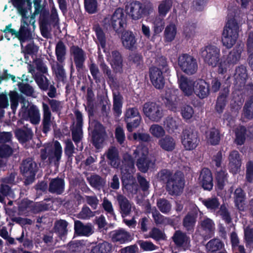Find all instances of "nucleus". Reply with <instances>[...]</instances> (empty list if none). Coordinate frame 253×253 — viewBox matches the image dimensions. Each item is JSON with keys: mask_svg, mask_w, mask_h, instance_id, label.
Returning a JSON list of instances; mask_svg holds the SVG:
<instances>
[{"mask_svg": "<svg viewBox=\"0 0 253 253\" xmlns=\"http://www.w3.org/2000/svg\"><path fill=\"white\" fill-rule=\"evenodd\" d=\"M107 56V60L113 69L116 72H120L122 70V59L120 53L117 51H112L111 54Z\"/></svg>", "mask_w": 253, "mask_h": 253, "instance_id": "26", "label": "nucleus"}, {"mask_svg": "<svg viewBox=\"0 0 253 253\" xmlns=\"http://www.w3.org/2000/svg\"><path fill=\"white\" fill-rule=\"evenodd\" d=\"M197 209L195 208L193 211L188 213L184 219V226L188 231H191L193 229L197 217Z\"/></svg>", "mask_w": 253, "mask_h": 253, "instance_id": "37", "label": "nucleus"}, {"mask_svg": "<svg viewBox=\"0 0 253 253\" xmlns=\"http://www.w3.org/2000/svg\"><path fill=\"white\" fill-rule=\"evenodd\" d=\"M148 153V148L142 145L138 146L134 152L137 158L136 165L142 172H145L154 166V163L149 158Z\"/></svg>", "mask_w": 253, "mask_h": 253, "instance_id": "7", "label": "nucleus"}, {"mask_svg": "<svg viewBox=\"0 0 253 253\" xmlns=\"http://www.w3.org/2000/svg\"><path fill=\"white\" fill-rule=\"evenodd\" d=\"M243 115L249 119L253 118V96H251L245 103Z\"/></svg>", "mask_w": 253, "mask_h": 253, "instance_id": "46", "label": "nucleus"}, {"mask_svg": "<svg viewBox=\"0 0 253 253\" xmlns=\"http://www.w3.org/2000/svg\"><path fill=\"white\" fill-rule=\"evenodd\" d=\"M89 128L93 130V143L97 149L103 148L104 141L106 136L103 126L97 122L89 123Z\"/></svg>", "mask_w": 253, "mask_h": 253, "instance_id": "12", "label": "nucleus"}, {"mask_svg": "<svg viewBox=\"0 0 253 253\" xmlns=\"http://www.w3.org/2000/svg\"><path fill=\"white\" fill-rule=\"evenodd\" d=\"M16 137L21 142H24L30 139L32 136L31 131L28 130L26 132L21 129H17L15 131Z\"/></svg>", "mask_w": 253, "mask_h": 253, "instance_id": "57", "label": "nucleus"}, {"mask_svg": "<svg viewBox=\"0 0 253 253\" xmlns=\"http://www.w3.org/2000/svg\"><path fill=\"white\" fill-rule=\"evenodd\" d=\"M123 217L126 216L132 211L137 213L135 207L124 196L119 195L117 198Z\"/></svg>", "mask_w": 253, "mask_h": 253, "instance_id": "22", "label": "nucleus"}, {"mask_svg": "<svg viewBox=\"0 0 253 253\" xmlns=\"http://www.w3.org/2000/svg\"><path fill=\"white\" fill-rule=\"evenodd\" d=\"M235 142L239 145H242L247 136L253 137V127H251L247 131L243 126L237 127L235 130Z\"/></svg>", "mask_w": 253, "mask_h": 253, "instance_id": "23", "label": "nucleus"}, {"mask_svg": "<svg viewBox=\"0 0 253 253\" xmlns=\"http://www.w3.org/2000/svg\"><path fill=\"white\" fill-rule=\"evenodd\" d=\"M71 54L76 68L78 69L82 68L86 57L84 51L79 47L73 46L71 48Z\"/></svg>", "mask_w": 253, "mask_h": 253, "instance_id": "24", "label": "nucleus"}, {"mask_svg": "<svg viewBox=\"0 0 253 253\" xmlns=\"http://www.w3.org/2000/svg\"><path fill=\"white\" fill-rule=\"evenodd\" d=\"M203 204L207 209L211 211H215L220 205L218 200L216 197H211L203 201Z\"/></svg>", "mask_w": 253, "mask_h": 253, "instance_id": "48", "label": "nucleus"}, {"mask_svg": "<svg viewBox=\"0 0 253 253\" xmlns=\"http://www.w3.org/2000/svg\"><path fill=\"white\" fill-rule=\"evenodd\" d=\"M114 110L115 113L120 115L122 113V97L120 94L114 95Z\"/></svg>", "mask_w": 253, "mask_h": 253, "instance_id": "58", "label": "nucleus"}, {"mask_svg": "<svg viewBox=\"0 0 253 253\" xmlns=\"http://www.w3.org/2000/svg\"><path fill=\"white\" fill-rule=\"evenodd\" d=\"M178 65L183 72L189 75L195 74L198 67L197 60L187 54H183L179 56Z\"/></svg>", "mask_w": 253, "mask_h": 253, "instance_id": "11", "label": "nucleus"}, {"mask_svg": "<svg viewBox=\"0 0 253 253\" xmlns=\"http://www.w3.org/2000/svg\"><path fill=\"white\" fill-rule=\"evenodd\" d=\"M230 240L234 251L243 252L245 251L244 246L239 245V238L235 232H232L231 234Z\"/></svg>", "mask_w": 253, "mask_h": 253, "instance_id": "55", "label": "nucleus"}, {"mask_svg": "<svg viewBox=\"0 0 253 253\" xmlns=\"http://www.w3.org/2000/svg\"><path fill=\"white\" fill-rule=\"evenodd\" d=\"M123 166L121 167L122 180L125 188L132 193L137 191V186L134 183L132 174L134 171V161L128 154L124 155Z\"/></svg>", "mask_w": 253, "mask_h": 253, "instance_id": "2", "label": "nucleus"}, {"mask_svg": "<svg viewBox=\"0 0 253 253\" xmlns=\"http://www.w3.org/2000/svg\"><path fill=\"white\" fill-rule=\"evenodd\" d=\"M95 33L98 41V43L100 45L98 47L99 50H100V46L103 49L104 52H106V51L105 48L106 39L104 33L103 32L102 30L99 27H97L95 28Z\"/></svg>", "mask_w": 253, "mask_h": 253, "instance_id": "59", "label": "nucleus"}, {"mask_svg": "<svg viewBox=\"0 0 253 253\" xmlns=\"http://www.w3.org/2000/svg\"><path fill=\"white\" fill-rule=\"evenodd\" d=\"M105 25L111 26L116 31L124 28L126 25V17L123 9H117L112 15L106 16L103 21Z\"/></svg>", "mask_w": 253, "mask_h": 253, "instance_id": "9", "label": "nucleus"}, {"mask_svg": "<svg viewBox=\"0 0 253 253\" xmlns=\"http://www.w3.org/2000/svg\"><path fill=\"white\" fill-rule=\"evenodd\" d=\"M206 140L208 143L211 145L217 144L220 140L219 131L215 128H212L206 132Z\"/></svg>", "mask_w": 253, "mask_h": 253, "instance_id": "40", "label": "nucleus"}, {"mask_svg": "<svg viewBox=\"0 0 253 253\" xmlns=\"http://www.w3.org/2000/svg\"><path fill=\"white\" fill-rule=\"evenodd\" d=\"M13 5L17 10L18 13L21 16V26L18 32L11 28V24L5 27L3 30L4 33L5 38L8 40H10L9 35L11 36L15 35L21 42V45L22 42L26 41L31 40L32 38V34L28 29V24L26 20L28 19L27 14L28 9H31L32 8L31 0H10Z\"/></svg>", "mask_w": 253, "mask_h": 253, "instance_id": "1", "label": "nucleus"}, {"mask_svg": "<svg viewBox=\"0 0 253 253\" xmlns=\"http://www.w3.org/2000/svg\"><path fill=\"white\" fill-rule=\"evenodd\" d=\"M157 206L161 212L164 213H168L171 209V205L166 200L160 199L157 201Z\"/></svg>", "mask_w": 253, "mask_h": 253, "instance_id": "60", "label": "nucleus"}, {"mask_svg": "<svg viewBox=\"0 0 253 253\" xmlns=\"http://www.w3.org/2000/svg\"><path fill=\"white\" fill-rule=\"evenodd\" d=\"M239 26L235 19L228 20L222 36L223 45L227 48H231L238 37Z\"/></svg>", "mask_w": 253, "mask_h": 253, "instance_id": "4", "label": "nucleus"}, {"mask_svg": "<svg viewBox=\"0 0 253 253\" xmlns=\"http://www.w3.org/2000/svg\"><path fill=\"white\" fill-rule=\"evenodd\" d=\"M194 113V110L191 106L184 105L181 108V114L185 120L191 119L193 117Z\"/></svg>", "mask_w": 253, "mask_h": 253, "instance_id": "61", "label": "nucleus"}, {"mask_svg": "<svg viewBox=\"0 0 253 253\" xmlns=\"http://www.w3.org/2000/svg\"><path fill=\"white\" fill-rule=\"evenodd\" d=\"M223 246V243L220 240L215 239L210 241L207 244L206 248L211 253H213L222 249Z\"/></svg>", "mask_w": 253, "mask_h": 253, "instance_id": "47", "label": "nucleus"}, {"mask_svg": "<svg viewBox=\"0 0 253 253\" xmlns=\"http://www.w3.org/2000/svg\"><path fill=\"white\" fill-rule=\"evenodd\" d=\"M112 239L114 241L121 243L130 241L132 237L130 234L123 229L114 231L112 234Z\"/></svg>", "mask_w": 253, "mask_h": 253, "instance_id": "32", "label": "nucleus"}, {"mask_svg": "<svg viewBox=\"0 0 253 253\" xmlns=\"http://www.w3.org/2000/svg\"><path fill=\"white\" fill-rule=\"evenodd\" d=\"M243 51V46H236L229 53L226 58L223 57L218 66V72L220 74H224L229 70L235 64H237L241 57Z\"/></svg>", "mask_w": 253, "mask_h": 253, "instance_id": "6", "label": "nucleus"}, {"mask_svg": "<svg viewBox=\"0 0 253 253\" xmlns=\"http://www.w3.org/2000/svg\"><path fill=\"white\" fill-rule=\"evenodd\" d=\"M200 182L205 190H211L213 187L212 177L208 169H203L201 172Z\"/></svg>", "mask_w": 253, "mask_h": 253, "instance_id": "25", "label": "nucleus"}, {"mask_svg": "<svg viewBox=\"0 0 253 253\" xmlns=\"http://www.w3.org/2000/svg\"><path fill=\"white\" fill-rule=\"evenodd\" d=\"M87 179L91 186L96 188H99L103 183V180L98 175H91Z\"/></svg>", "mask_w": 253, "mask_h": 253, "instance_id": "64", "label": "nucleus"}, {"mask_svg": "<svg viewBox=\"0 0 253 253\" xmlns=\"http://www.w3.org/2000/svg\"><path fill=\"white\" fill-rule=\"evenodd\" d=\"M142 110L145 115L152 121H159L163 115L161 107L153 102L144 103Z\"/></svg>", "mask_w": 253, "mask_h": 253, "instance_id": "14", "label": "nucleus"}, {"mask_svg": "<svg viewBox=\"0 0 253 253\" xmlns=\"http://www.w3.org/2000/svg\"><path fill=\"white\" fill-rule=\"evenodd\" d=\"M169 68L166 59L163 57L156 61V66L151 67L149 70V76L153 85L158 89L163 88L165 84L164 73L168 72Z\"/></svg>", "mask_w": 253, "mask_h": 253, "instance_id": "3", "label": "nucleus"}, {"mask_svg": "<svg viewBox=\"0 0 253 253\" xmlns=\"http://www.w3.org/2000/svg\"><path fill=\"white\" fill-rule=\"evenodd\" d=\"M121 40L123 46L127 49L132 48L136 43L135 37L133 33L130 31L124 32Z\"/></svg>", "mask_w": 253, "mask_h": 253, "instance_id": "33", "label": "nucleus"}, {"mask_svg": "<svg viewBox=\"0 0 253 253\" xmlns=\"http://www.w3.org/2000/svg\"><path fill=\"white\" fill-rule=\"evenodd\" d=\"M229 168L231 172L236 173L241 165V160L239 154L237 151H232L229 156Z\"/></svg>", "mask_w": 253, "mask_h": 253, "instance_id": "28", "label": "nucleus"}, {"mask_svg": "<svg viewBox=\"0 0 253 253\" xmlns=\"http://www.w3.org/2000/svg\"><path fill=\"white\" fill-rule=\"evenodd\" d=\"M226 175L225 171L223 170L217 172L216 179L218 189L221 190L223 188L227 180Z\"/></svg>", "mask_w": 253, "mask_h": 253, "instance_id": "51", "label": "nucleus"}, {"mask_svg": "<svg viewBox=\"0 0 253 253\" xmlns=\"http://www.w3.org/2000/svg\"><path fill=\"white\" fill-rule=\"evenodd\" d=\"M126 10L133 20L141 18L145 13L144 5L138 1L132 2L126 5Z\"/></svg>", "mask_w": 253, "mask_h": 253, "instance_id": "20", "label": "nucleus"}, {"mask_svg": "<svg viewBox=\"0 0 253 253\" xmlns=\"http://www.w3.org/2000/svg\"><path fill=\"white\" fill-rule=\"evenodd\" d=\"M184 185L181 174L178 172L173 175L170 179L168 180L167 188L170 194L178 195L182 192Z\"/></svg>", "mask_w": 253, "mask_h": 253, "instance_id": "15", "label": "nucleus"}, {"mask_svg": "<svg viewBox=\"0 0 253 253\" xmlns=\"http://www.w3.org/2000/svg\"><path fill=\"white\" fill-rule=\"evenodd\" d=\"M177 33L175 25L171 23L168 25L164 31V39L166 42H170L174 40Z\"/></svg>", "mask_w": 253, "mask_h": 253, "instance_id": "38", "label": "nucleus"}, {"mask_svg": "<svg viewBox=\"0 0 253 253\" xmlns=\"http://www.w3.org/2000/svg\"><path fill=\"white\" fill-rule=\"evenodd\" d=\"M76 116V122L72 129V137L75 143L78 145L82 138V124L83 116L81 113L79 111L75 112Z\"/></svg>", "mask_w": 253, "mask_h": 253, "instance_id": "21", "label": "nucleus"}, {"mask_svg": "<svg viewBox=\"0 0 253 253\" xmlns=\"http://www.w3.org/2000/svg\"><path fill=\"white\" fill-rule=\"evenodd\" d=\"M178 91L176 89L168 88L165 96V103L166 106L172 111H177L179 105V99L177 97Z\"/></svg>", "mask_w": 253, "mask_h": 253, "instance_id": "18", "label": "nucleus"}, {"mask_svg": "<svg viewBox=\"0 0 253 253\" xmlns=\"http://www.w3.org/2000/svg\"><path fill=\"white\" fill-rule=\"evenodd\" d=\"M23 106L20 114L22 118L29 121L33 125L39 124L41 120V114L38 108L34 105H29V103L23 100Z\"/></svg>", "mask_w": 253, "mask_h": 253, "instance_id": "8", "label": "nucleus"}, {"mask_svg": "<svg viewBox=\"0 0 253 253\" xmlns=\"http://www.w3.org/2000/svg\"><path fill=\"white\" fill-rule=\"evenodd\" d=\"M201 53L204 61L209 66L216 67L219 61L220 49L214 45H208L201 50Z\"/></svg>", "mask_w": 253, "mask_h": 253, "instance_id": "10", "label": "nucleus"}, {"mask_svg": "<svg viewBox=\"0 0 253 253\" xmlns=\"http://www.w3.org/2000/svg\"><path fill=\"white\" fill-rule=\"evenodd\" d=\"M103 208L107 212L111 220H116V216L114 212L112 203L107 198H104L102 203Z\"/></svg>", "mask_w": 253, "mask_h": 253, "instance_id": "43", "label": "nucleus"}, {"mask_svg": "<svg viewBox=\"0 0 253 253\" xmlns=\"http://www.w3.org/2000/svg\"><path fill=\"white\" fill-rule=\"evenodd\" d=\"M84 6L88 13H94L97 10V1L96 0H84Z\"/></svg>", "mask_w": 253, "mask_h": 253, "instance_id": "63", "label": "nucleus"}, {"mask_svg": "<svg viewBox=\"0 0 253 253\" xmlns=\"http://www.w3.org/2000/svg\"><path fill=\"white\" fill-rule=\"evenodd\" d=\"M194 93L201 98L206 97L209 93L208 84L203 80L196 81Z\"/></svg>", "mask_w": 253, "mask_h": 253, "instance_id": "29", "label": "nucleus"}, {"mask_svg": "<svg viewBox=\"0 0 253 253\" xmlns=\"http://www.w3.org/2000/svg\"><path fill=\"white\" fill-rule=\"evenodd\" d=\"M201 225L203 229L206 232L212 234L214 229V224L212 220L209 218H205L201 220Z\"/></svg>", "mask_w": 253, "mask_h": 253, "instance_id": "53", "label": "nucleus"}, {"mask_svg": "<svg viewBox=\"0 0 253 253\" xmlns=\"http://www.w3.org/2000/svg\"><path fill=\"white\" fill-rule=\"evenodd\" d=\"M55 52L57 60L62 63L64 60L66 53L65 46L62 42H58L56 46Z\"/></svg>", "mask_w": 253, "mask_h": 253, "instance_id": "50", "label": "nucleus"}, {"mask_svg": "<svg viewBox=\"0 0 253 253\" xmlns=\"http://www.w3.org/2000/svg\"><path fill=\"white\" fill-rule=\"evenodd\" d=\"M235 202L236 207L241 211L245 210V194L241 188H237L235 191Z\"/></svg>", "mask_w": 253, "mask_h": 253, "instance_id": "42", "label": "nucleus"}, {"mask_svg": "<svg viewBox=\"0 0 253 253\" xmlns=\"http://www.w3.org/2000/svg\"><path fill=\"white\" fill-rule=\"evenodd\" d=\"M164 21L163 18L156 17L153 21V31L155 35L161 33L164 29Z\"/></svg>", "mask_w": 253, "mask_h": 253, "instance_id": "56", "label": "nucleus"}, {"mask_svg": "<svg viewBox=\"0 0 253 253\" xmlns=\"http://www.w3.org/2000/svg\"><path fill=\"white\" fill-rule=\"evenodd\" d=\"M37 170V165L32 159H28L23 161L21 170L26 178V184H30L33 181Z\"/></svg>", "mask_w": 253, "mask_h": 253, "instance_id": "16", "label": "nucleus"}, {"mask_svg": "<svg viewBox=\"0 0 253 253\" xmlns=\"http://www.w3.org/2000/svg\"><path fill=\"white\" fill-rule=\"evenodd\" d=\"M159 145L163 150L171 151L175 148L176 141L172 137L167 136L159 140Z\"/></svg>", "mask_w": 253, "mask_h": 253, "instance_id": "35", "label": "nucleus"}, {"mask_svg": "<svg viewBox=\"0 0 253 253\" xmlns=\"http://www.w3.org/2000/svg\"><path fill=\"white\" fill-rule=\"evenodd\" d=\"M228 88H224L223 92L218 97L215 106L216 111L221 113L223 112L226 105V98L228 94Z\"/></svg>", "mask_w": 253, "mask_h": 253, "instance_id": "41", "label": "nucleus"}, {"mask_svg": "<svg viewBox=\"0 0 253 253\" xmlns=\"http://www.w3.org/2000/svg\"><path fill=\"white\" fill-rule=\"evenodd\" d=\"M110 164L114 168L118 167L120 161L119 159L118 151L115 147H111L106 153Z\"/></svg>", "mask_w": 253, "mask_h": 253, "instance_id": "36", "label": "nucleus"}, {"mask_svg": "<svg viewBox=\"0 0 253 253\" xmlns=\"http://www.w3.org/2000/svg\"><path fill=\"white\" fill-rule=\"evenodd\" d=\"M62 154V146L58 141H55L46 144L44 149H41V156L42 160L48 158L49 163H53L58 167Z\"/></svg>", "mask_w": 253, "mask_h": 253, "instance_id": "5", "label": "nucleus"}, {"mask_svg": "<svg viewBox=\"0 0 253 253\" xmlns=\"http://www.w3.org/2000/svg\"><path fill=\"white\" fill-rule=\"evenodd\" d=\"M64 188V182L61 178H55L51 180L49 191L51 193H55L60 194L62 193Z\"/></svg>", "mask_w": 253, "mask_h": 253, "instance_id": "34", "label": "nucleus"}, {"mask_svg": "<svg viewBox=\"0 0 253 253\" xmlns=\"http://www.w3.org/2000/svg\"><path fill=\"white\" fill-rule=\"evenodd\" d=\"M42 109L43 120L42 124L43 125V131L44 133H46L50 130L51 125V113L49 107L44 103H42Z\"/></svg>", "mask_w": 253, "mask_h": 253, "instance_id": "30", "label": "nucleus"}, {"mask_svg": "<svg viewBox=\"0 0 253 253\" xmlns=\"http://www.w3.org/2000/svg\"><path fill=\"white\" fill-rule=\"evenodd\" d=\"M177 78L179 87L183 93L187 96L193 94L194 92L196 81L178 74Z\"/></svg>", "mask_w": 253, "mask_h": 253, "instance_id": "19", "label": "nucleus"}, {"mask_svg": "<svg viewBox=\"0 0 253 253\" xmlns=\"http://www.w3.org/2000/svg\"><path fill=\"white\" fill-rule=\"evenodd\" d=\"M141 117L136 108H129L125 113V121L126 123V128L128 131L131 132L137 128L141 121Z\"/></svg>", "mask_w": 253, "mask_h": 253, "instance_id": "13", "label": "nucleus"}, {"mask_svg": "<svg viewBox=\"0 0 253 253\" xmlns=\"http://www.w3.org/2000/svg\"><path fill=\"white\" fill-rule=\"evenodd\" d=\"M180 123V120L177 118L169 117L165 121V125L169 130L173 131L177 129Z\"/></svg>", "mask_w": 253, "mask_h": 253, "instance_id": "54", "label": "nucleus"}, {"mask_svg": "<svg viewBox=\"0 0 253 253\" xmlns=\"http://www.w3.org/2000/svg\"><path fill=\"white\" fill-rule=\"evenodd\" d=\"M197 133L191 129H185L183 132L182 143L187 150L195 149L198 143Z\"/></svg>", "mask_w": 253, "mask_h": 253, "instance_id": "17", "label": "nucleus"}, {"mask_svg": "<svg viewBox=\"0 0 253 253\" xmlns=\"http://www.w3.org/2000/svg\"><path fill=\"white\" fill-rule=\"evenodd\" d=\"M247 78L246 68L243 67H239L236 70L235 79L237 87L242 88L244 87Z\"/></svg>", "mask_w": 253, "mask_h": 253, "instance_id": "31", "label": "nucleus"}, {"mask_svg": "<svg viewBox=\"0 0 253 253\" xmlns=\"http://www.w3.org/2000/svg\"><path fill=\"white\" fill-rule=\"evenodd\" d=\"M110 250V245L108 243L104 242L93 247L90 253H108Z\"/></svg>", "mask_w": 253, "mask_h": 253, "instance_id": "44", "label": "nucleus"}, {"mask_svg": "<svg viewBox=\"0 0 253 253\" xmlns=\"http://www.w3.org/2000/svg\"><path fill=\"white\" fill-rule=\"evenodd\" d=\"M9 96L11 104V108L13 112H14L18 106L19 95L15 91H10L9 93Z\"/></svg>", "mask_w": 253, "mask_h": 253, "instance_id": "62", "label": "nucleus"}, {"mask_svg": "<svg viewBox=\"0 0 253 253\" xmlns=\"http://www.w3.org/2000/svg\"><path fill=\"white\" fill-rule=\"evenodd\" d=\"M149 132L152 135L156 138H160L165 134V130L164 128L157 124L151 126Z\"/></svg>", "mask_w": 253, "mask_h": 253, "instance_id": "49", "label": "nucleus"}, {"mask_svg": "<svg viewBox=\"0 0 253 253\" xmlns=\"http://www.w3.org/2000/svg\"><path fill=\"white\" fill-rule=\"evenodd\" d=\"M172 5V0H165L162 1L158 6L160 15L165 17L170 9Z\"/></svg>", "mask_w": 253, "mask_h": 253, "instance_id": "45", "label": "nucleus"}, {"mask_svg": "<svg viewBox=\"0 0 253 253\" xmlns=\"http://www.w3.org/2000/svg\"><path fill=\"white\" fill-rule=\"evenodd\" d=\"M74 229L75 233L80 236H89L93 232L91 224H84L78 220L75 221Z\"/></svg>", "mask_w": 253, "mask_h": 253, "instance_id": "27", "label": "nucleus"}, {"mask_svg": "<svg viewBox=\"0 0 253 253\" xmlns=\"http://www.w3.org/2000/svg\"><path fill=\"white\" fill-rule=\"evenodd\" d=\"M175 243L179 246L187 247L188 246L190 240L185 234L180 231H176L173 237Z\"/></svg>", "mask_w": 253, "mask_h": 253, "instance_id": "39", "label": "nucleus"}, {"mask_svg": "<svg viewBox=\"0 0 253 253\" xmlns=\"http://www.w3.org/2000/svg\"><path fill=\"white\" fill-rule=\"evenodd\" d=\"M67 225L68 223L65 220H58L55 224V230L60 236H64L67 233Z\"/></svg>", "mask_w": 253, "mask_h": 253, "instance_id": "52", "label": "nucleus"}]
</instances>
